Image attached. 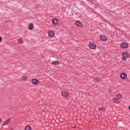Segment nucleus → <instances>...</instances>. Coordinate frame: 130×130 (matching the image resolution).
I'll use <instances>...</instances> for the list:
<instances>
[{
  "mask_svg": "<svg viewBox=\"0 0 130 130\" xmlns=\"http://www.w3.org/2000/svg\"><path fill=\"white\" fill-rule=\"evenodd\" d=\"M122 56L123 57L122 58V60H123V61H125V60H126V58L129 57V54L128 53V52H123Z\"/></svg>",
  "mask_w": 130,
  "mask_h": 130,
  "instance_id": "1",
  "label": "nucleus"
},
{
  "mask_svg": "<svg viewBox=\"0 0 130 130\" xmlns=\"http://www.w3.org/2000/svg\"><path fill=\"white\" fill-rule=\"evenodd\" d=\"M89 47L90 49H96V47H97V45L95 44V43L92 42L89 43Z\"/></svg>",
  "mask_w": 130,
  "mask_h": 130,
  "instance_id": "2",
  "label": "nucleus"
},
{
  "mask_svg": "<svg viewBox=\"0 0 130 130\" xmlns=\"http://www.w3.org/2000/svg\"><path fill=\"white\" fill-rule=\"evenodd\" d=\"M31 82L32 83V84L36 85H39V83H40V82L37 79H32Z\"/></svg>",
  "mask_w": 130,
  "mask_h": 130,
  "instance_id": "3",
  "label": "nucleus"
},
{
  "mask_svg": "<svg viewBox=\"0 0 130 130\" xmlns=\"http://www.w3.org/2000/svg\"><path fill=\"white\" fill-rule=\"evenodd\" d=\"M121 47L122 48H127L128 47V44L127 43H123L121 44Z\"/></svg>",
  "mask_w": 130,
  "mask_h": 130,
  "instance_id": "4",
  "label": "nucleus"
},
{
  "mask_svg": "<svg viewBox=\"0 0 130 130\" xmlns=\"http://www.w3.org/2000/svg\"><path fill=\"white\" fill-rule=\"evenodd\" d=\"M52 23L53 25H57V24H58V19L56 18L53 19Z\"/></svg>",
  "mask_w": 130,
  "mask_h": 130,
  "instance_id": "5",
  "label": "nucleus"
},
{
  "mask_svg": "<svg viewBox=\"0 0 130 130\" xmlns=\"http://www.w3.org/2000/svg\"><path fill=\"white\" fill-rule=\"evenodd\" d=\"M120 77L121 79H122V80H125V79L127 78V76L125 73H122L121 74H120Z\"/></svg>",
  "mask_w": 130,
  "mask_h": 130,
  "instance_id": "6",
  "label": "nucleus"
},
{
  "mask_svg": "<svg viewBox=\"0 0 130 130\" xmlns=\"http://www.w3.org/2000/svg\"><path fill=\"white\" fill-rule=\"evenodd\" d=\"M100 40H102V41H107V38H106V36H100Z\"/></svg>",
  "mask_w": 130,
  "mask_h": 130,
  "instance_id": "7",
  "label": "nucleus"
},
{
  "mask_svg": "<svg viewBox=\"0 0 130 130\" xmlns=\"http://www.w3.org/2000/svg\"><path fill=\"white\" fill-rule=\"evenodd\" d=\"M62 96H63V97H68L69 96V92L66 91H63L61 92Z\"/></svg>",
  "mask_w": 130,
  "mask_h": 130,
  "instance_id": "8",
  "label": "nucleus"
},
{
  "mask_svg": "<svg viewBox=\"0 0 130 130\" xmlns=\"http://www.w3.org/2000/svg\"><path fill=\"white\" fill-rule=\"evenodd\" d=\"M49 36H51V37H53L54 36V31L52 30H50L48 32Z\"/></svg>",
  "mask_w": 130,
  "mask_h": 130,
  "instance_id": "9",
  "label": "nucleus"
},
{
  "mask_svg": "<svg viewBox=\"0 0 130 130\" xmlns=\"http://www.w3.org/2000/svg\"><path fill=\"white\" fill-rule=\"evenodd\" d=\"M28 29L29 30H33V29H34V25L33 23H29L28 25Z\"/></svg>",
  "mask_w": 130,
  "mask_h": 130,
  "instance_id": "10",
  "label": "nucleus"
},
{
  "mask_svg": "<svg viewBox=\"0 0 130 130\" xmlns=\"http://www.w3.org/2000/svg\"><path fill=\"white\" fill-rule=\"evenodd\" d=\"M75 24L78 27H81L82 26V23L80 21H76Z\"/></svg>",
  "mask_w": 130,
  "mask_h": 130,
  "instance_id": "11",
  "label": "nucleus"
},
{
  "mask_svg": "<svg viewBox=\"0 0 130 130\" xmlns=\"http://www.w3.org/2000/svg\"><path fill=\"white\" fill-rule=\"evenodd\" d=\"M93 81L94 83H98V82H100V79L98 77H95L93 78Z\"/></svg>",
  "mask_w": 130,
  "mask_h": 130,
  "instance_id": "12",
  "label": "nucleus"
},
{
  "mask_svg": "<svg viewBox=\"0 0 130 130\" xmlns=\"http://www.w3.org/2000/svg\"><path fill=\"white\" fill-rule=\"evenodd\" d=\"M113 101L114 102H115V103H119V100L117 98H114L113 99Z\"/></svg>",
  "mask_w": 130,
  "mask_h": 130,
  "instance_id": "13",
  "label": "nucleus"
},
{
  "mask_svg": "<svg viewBox=\"0 0 130 130\" xmlns=\"http://www.w3.org/2000/svg\"><path fill=\"white\" fill-rule=\"evenodd\" d=\"M11 120V119H8L6 121H5V122L3 124V125H6L7 124H8Z\"/></svg>",
  "mask_w": 130,
  "mask_h": 130,
  "instance_id": "14",
  "label": "nucleus"
},
{
  "mask_svg": "<svg viewBox=\"0 0 130 130\" xmlns=\"http://www.w3.org/2000/svg\"><path fill=\"white\" fill-rule=\"evenodd\" d=\"M59 61L57 60V61H55L54 62H53L52 63V64H54V66H58V64H59Z\"/></svg>",
  "mask_w": 130,
  "mask_h": 130,
  "instance_id": "15",
  "label": "nucleus"
},
{
  "mask_svg": "<svg viewBox=\"0 0 130 130\" xmlns=\"http://www.w3.org/2000/svg\"><path fill=\"white\" fill-rule=\"evenodd\" d=\"M28 79V77L26 76H23L22 77V81H27V79Z\"/></svg>",
  "mask_w": 130,
  "mask_h": 130,
  "instance_id": "16",
  "label": "nucleus"
},
{
  "mask_svg": "<svg viewBox=\"0 0 130 130\" xmlns=\"http://www.w3.org/2000/svg\"><path fill=\"white\" fill-rule=\"evenodd\" d=\"M18 43H19V44H23V40L21 38L19 39Z\"/></svg>",
  "mask_w": 130,
  "mask_h": 130,
  "instance_id": "17",
  "label": "nucleus"
},
{
  "mask_svg": "<svg viewBox=\"0 0 130 130\" xmlns=\"http://www.w3.org/2000/svg\"><path fill=\"white\" fill-rule=\"evenodd\" d=\"M25 130H31V127H30V126H26Z\"/></svg>",
  "mask_w": 130,
  "mask_h": 130,
  "instance_id": "18",
  "label": "nucleus"
},
{
  "mask_svg": "<svg viewBox=\"0 0 130 130\" xmlns=\"http://www.w3.org/2000/svg\"><path fill=\"white\" fill-rule=\"evenodd\" d=\"M116 97H117V98H118L119 99H120V98L121 97V94H118L116 95Z\"/></svg>",
  "mask_w": 130,
  "mask_h": 130,
  "instance_id": "19",
  "label": "nucleus"
},
{
  "mask_svg": "<svg viewBox=\"0 0 130 130\" xmlns=\"http://www.w3.org/2000/svg\"><path fill=\"white\" fill-rule=\"evenodd\" d=\"M99 110H101L102 111H103V110H104V108L101 107L99 109Z\"/></svg>",
  "mask_w": 130,
  "mask_h": 130,
  "instance_id": "20",
  "label": "nucleus"
},
{
  "mask_svg": "<svg viewBox=\"0 0 130 130\" xmlns=\"http://www.w3.org/2000/svg\"><path fill=\"white\" fill-rule=\"evenodd\" d=\"M2 41H3V38L0 36V42H2Z\"/></svg>",
  "mask_w": 130,
  "mask_h": 130,
  "instance_id": "21",
  "label": "nucleus"
},
{
  "mask_svg": "<svg viewBox=\"0 0 130 130\" xmlns=\"http://www.w3.org/2000/svg\"><path fill=\"white\" fill-rule=\"evenodd\" d=\"M0 123H2V118H0Z\"/></svg>",
  "mask_w": 130,
  "mask_h": 130,
  "instance_id": "22",
  "label": "nucleus"
},
{
  "mask_svg": "<svg viewBox=\"0 0 130 130\" xmlns=\"http://www.w3.org/2000/svg\"><path fill=\"white\" fill-rule=\"evenodd\" d=\"M109 92H111V89H109Z\"/></svg>",
  "mask_w": 130,
  "mask_h": 130,
  "instance_id": "23",
  "label": "nucleus"
}]
</instances>
